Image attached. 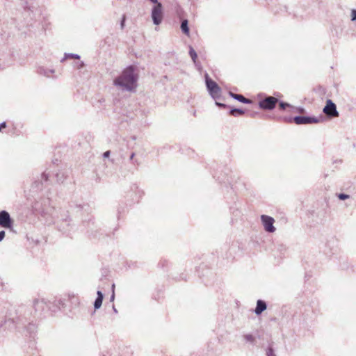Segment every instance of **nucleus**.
<instances>
[{
  "label": "nucleus",
  "instance_id": "1",
  "mask_svg": "<svg viewBox=\"0 0 356 356\" xmlns=\"http://www.w3.org/2000/svg\"><path fill=\"white\" fill-rule=\"evenodd\" d=\"M24 314L33 318V319L29 320L26 325H24V343L31 350H35L38 334L37 318L39 317H34V310L31 307L30 309L27 308Z\"/></svg>",
  "mask_w": 356,
  "mask_h": 356
},
{
  "label": "nucleus",
  "instance_id": "2",
  "mask_svg": "<svg viewBox=\"0 0 356 356\" xmlns=\"http://www.w3.org/2000/svg\"><path fill=\"white\" fill-rule=\"evenodd\" d=\"M137 76L133 66L125 68L121 75L114 79L115 86L121 88L127 91H131L136 88Z\"/></svg>",
  "mask_w": 356,
  "mask_h": 356
},
{
  "label": "nucleus",
  "instance_id": "3",
  "mask_svg": "<svg viewBox=\"0 0 356 356\" xmlns=\"http://www.w3.org/2000/svg\"><path fill=\"white\" fill-rule=\"evenodd\" d=\"M60 302V300L51 302L45 298H33L29 301L27 307H30L34 310V317H40L42 312L46 309L52 313L56 312L60 309L59 305Z\"/></svg>",
  "mask_w": 356,
  "mask_h": 356
},
{
  "label": "nucleus",
  "instance_id": "4",
  "mask_svg": "<svg viewBox=\"0 0 356 356\" xmlns=\"http://www.w3.org/2000/svg\"><path fill=\"white\" fill-rule=\"evenodd\" d=\"M33 201L31 198L28 197L27 201L30 202L29 204L34 212L44 216L47 214H50L52 216L54 212L56 211L54 207L50 206V199L49 197H33Z\"/></svg>",
  "mask_w": 356,
  "mask_h": 356
},
{
  "label": "nucleus",
  "instance_id": "5",
  "mask_svg": "<svg viewBox=\"0 0 356 356\" xmlns=\"http://www.w3.org/2000/svg\"><path fill=\"white\" fill-rule=\"evenodd\" d=\"M52 218L59 231L67 233L70 230V218L67 211L60 209L58 211L54 212Z\"/></svg>",
  "mask_w": 356,
  "mask_h": 356
},
{
  "label": "nucleus",
  "instance_id": "6",
  "mask_svg": "<svg viewBox=\"0 0 356 356\" xmlns=\"http://www.w3.org/2000/svg\"><path fill=\"white\" fill-rule=\"evenodd\" d=\"M49 172H47V170L43 172L40 175V177H38L33 182L31 185V191L33 193H38L39 191H42L43 188H46L49 184Z\"/></svg>",
  "mask_w": 356,
  "mask_h": 356
},
{
  "label": "nucleus",
  "instance_id": "7",
  "mask_svg": "<svg viewBox=\"0 0 356 356\" xmlns=\"http://www.w3.org/2000/svg\"><path fill=\"white\" fill-rule=\"evenodd\" d=\"M204 77L207 89L209 95L214 99L219 98L221 92L220 86L209 77L207 73L205 74Z\"/></svg>",
  "mask_w": 356,
  "mask_h": 356
},
{
  "label": "nucleus",
  "instance_id": "8",
  "mask_svg": "<svg viewBox=\"0 0 356 356\" xmlns=\"http://www.w3.org/2000/svg\"><path fill=\"white\" fill-rule=\"evenodd\" d=\"M151 18L154 25L159 26L163 19V10L162 3L154 6L151 10Z\"/></svg>",
  "mask_w": 356,
  "mask_h": 356
},
{
  "label": "nucleus",
  "instance_id": "9",
  "mask_svg": "<svg viewBox=\"0 0 356 356\" xmlns=\"http://www.w3.org/2000/svg\"><path fill=\"white\" fill-rule=\"evenodd\" d=\"M279 102L278 99L273 96H267L259 102V106L263 110H273Z\"/></svg>",
  "mask_w": 356,
  "mask_h": 356
},
{
  "label": "nucleus",
  "instance_id": "10",
  "mask_svg": "<svg viewBox=\"0 0 356 356\" xmlns=\"http://www.w3.org/2000/svg\"><path fill=\"white\" fill-rule=\"evenodd\" d=\"M293 122L296 124H309L313 123H318L323 120V117H314V116H295L293 118Z\"/></svg>",
  "mask_w": 356,
  "mask_h": 356
},
{
  "label": "nucleus",
  "instance_id": "11",
  "mask_svg": "<svg viewBox=\"0 0 356 356\" xmlns=\"http://www.w3.org/2000/svg\"><path fill=\"white\" fill-rule=\"evenodd\" d=\"M261 223L266 232L274 233L276 228L274 226L275 220L273 217L267 215L261 216Z\"/></svg>",
  "mask_w": 356,
  "mask_h": 356
},
{
  "label": "nucleus",
  "instance_id": "12",
  "mask_svg": "<svg viewBox=\"0 0 356 356\" xmlns=\"http://www.w3.org/2000/svg\"><path fill=\"white\" fill-rule=\"evenodd\" d=\"M0 227L10 230L13 229V220L6 211H0Z\"/></svg>",
  "mask_w": 356,
  "mask_h": 356
},
{
  "label": "nucleus",
  "instance_id": "13",
  "mask_svg": "<svg viewBox=\"0 0 356 356\" xmlns=\"http://www.w3.org/2000/svg\"><path fill=\"white\" fill-rule=\"evenodd\" d=\"M323 111L327 116L330 118L339 116V112L337 110V106L331 99H327L326 101V104L323 108Z\"/></svg>",
  "mask_w": 356,
  "mask_h": 356
},
{
  "label": "nucleus",
  "instance_id": "14",
  "mask_svg": "<svg viewBox=\"0 0 356 356\" xmlns=\"http://www.w3.org/2000/svg\"><path fill=\"white\" fill-rule=\"evenodd\" d=\"M69 173H70V170H69V169H67L66 168L58 169L55 174V177L56 178L57 182L63 183L64 181L68 177Z\"/></svg>",
  "mask_w": 356,
  "mask_h": 356
},
{
  "label": "nucleus",
  "instance_id": "15",
  "mask_svg": "<svg viewBox=\"0 0 356 356\" xmlns=\"http://www.w3.org/2000/svg\"><path fill=\"white\" fill-rule=\"evenodd\" d=\"M28 13L31 19H33L36 17V15H40V10L35 7H29L27 9L24 6V13Z\"/></svg>",
  "mask_w": 356,
  "mask_h": 356
},
{
  "label": "nucleus",
  "instance_id": "16",
  "mask_svg": "<svg viewBox=\"0 0 356 356\" xmlns=\"http://www.w3.org/2000/svg\"><path fill=\"white\" fill-rule=\"evenodd\" d=\"M267 308V305L265 301L262 300H258L257 302L256 308L254 312L257 315L261 314Z\"/></svg>",
  "mask_w": 356,
  "mask_h": 356
},
{
  "label": "nucleus",
  "instance_id": "17",
  "mask_svg": "<svg viewBox=\"0 0 356 356\" xmlns=\"http://www.w3.org/2000/svg\"><path fill=\"white\" fill-rule=\"evenodd\" d=\"M229 95L231 97H232L233 99H234L241 103H243V104H250L251 103L250 99L245 98L242 95L236 94L232 92H229Z\"/></svg>",
  "mask_w": 356,
  "mask_h": 356
},
{
  "label": "nucleus",
  "instance_id": "18",
  "mask_svg": "<svg viewBox=\"0 0 356 356\" xmlns=\"http://www.w3.org/2000/svg\"><path fill=\"white\" fill-rule=\"evenodd\" d=\"M181 31L186 35H189L190 29L188 27V19H183L180 26Z\"/></svg>",
  "mask_w": 356,
  "mask_h": 356
},
{
  "label": "nucleus",
  "instance_id": "19",
  "mask_svg": "<svg viewBox=\"0 0 356 356\" xmlns=\"http://www.w3.org/2000/svg\"><path fill=\"white\" fill-rule=\"evenodd\" d=\"M39 74H42L45 76L49 77L50 74L54 73V69L40 67L38 71Z\"/></svg>",
  "mask_w": 356,
  "mask_h": 356
},
{
  "label": "nucleus",
  "instance_id": "20",
  "mask_svg": "<svg viewBox=\"0 0 356 356\" xmlns=\"http://www.w3.org/2000/svg\"><path fill=\"white\" fill-rule=\"evenodd\" d=\"M229 113V115L236 117V116H240V115H243L245 113V111L241 108H231Z\"/></svg>",
  "mask_w": 356,
  "mask_h": 356
},
{
  "label": "nucleus",
  "instance_id": "21",
  "mask_svg": "<svg viewBox=\"0 0 356 356\" xmlns=\"http://www.w3.org/2000/svg\"><path fill=\"white\" fill-rule=\"evenodd\" d=\"M67 58H74V59H79L80 58V56L76 54H72V53H65V55H64V57L63 58L61 59V62H63L65 60L67 59Z\"/></svg>",
  "mask_w": 356,
  "mask_h": 356
},
{
  "label": "nucleus",
  "instance_id": "22",
  "mask_svg": "<svg viewBox=\"0 0 356 356\" xmlns=\"http://www.w3.org/2000/svg\"><path fill=\"white\" fill-rule=\"evenodd\" d=\"M189 55H190L192 60L193 61V63H195L197 58V55L196 51L192 47H190V48H189Z\"/></svg>",
  "mask_w": 356,
  "mask_h": 356
},
{
  "label": "nucleus",
  "instance_id": "23",
  "mask_svg": "<svg viewBox=\"0 0 356 356\" xmlns=\"http://www.w3.org/2000/svg\"><path fill=\"white\" fill-rule=\"evenodd\" d=\"M103 298H96L94 302V308L95 309H98L101 307L102 305Z\"/></svg>",
  "mask_w": 356,
  "mask_h": 356
},
{
  "label": "nucleus",
  "instance_id": "24",
  "mask_svg": "<svg viewBox=\"0 0 356 356\" xmlns=\"http://www.w3.org/2000/svg\"><path fill=\"white\" fill-rule=\"evenodd\" d=\"M279 106H280V108L282 110H284L287 107H290L292 108V106L291 104H289L286 102H280Z\"/></svg>",
  "mask_w": 356,
  "mask_h": 356
},
{
  "label": "nucleus",
  "instance_id": "25",
  "mask_svg": "<svg viewBox=\"0 0 356 356\" xmlns=\"http://www.w3.org/2000/svg\"><path fill=\"white\" fill-rule=\"evenodd\" d=\"M244 339L247 341H249L250 343H254V340H255V338L252 335V334H245L244 335Z\"/></svg>",
  "mask_w": 356,
  "mask_h": 356
},
{
  "label": "nucleus",
  "instance_id": "26",
  "mask_svg": "<svg viewBox=\"0 0 356 356\" xmlns=\"http://www.w3.org/2000/svg\"><path fill=\"white\" fill-rule=\"evenodd\" d=\"M266 356H276L274 350L271 346H269L266 350Z\"/></svg>",
  "mask_w": 356,
  "mask_h": 356
},
{
  "label": "nucleus",
  "instance_id": "27",
  "mask_svg": "<svg viewBox=\"0 0 356 356\" xmlns=\"http://www.w3.org/2000/svg\"><path fill=\"white\" fill-rule=\"evenodd\" d=\"M338 197L341 200H345L349 197V195L345 193H339Z\"/></svg>",
  "mask_w": 356,
  "mask_h": 356
},
{
  "label": "nucleus",
  "instance_id": "28",
  "mask_svg": "<svg viewBox=\"0 0 356 356\" xmlns=\"http://www.w3.org/2000/svg\"><path fill=\"white\" fill-rule=\"evenodd\" d=\"M292 108L295 109L297 112H298L300 113H305V109L303 107H294V106H292Z\"/></svg>",
  "mask_w": 356,
  "mask_h": 356
},
{
  "label": "nucleus",
  "instance_id": "29",
  "mask_svg": "<svg viewBox=\"0 0 356 356\" xmlns=\"http://www.w3.org/2000/svg\"><path fill=\"white\" fill-rule=\"evenodd\" d=\"M351 20L356 21V9L352 10L351 12Z\"/></svg>",
  "mask_w": 356,
  "mask_h": 356
},
{
  "label": "nucleus",
  "instance_id": "30",
  "mask_svg": "<svg viewBox=\"0 0 356 356\" xmlns=\"http://www.w3.org/2000/svg\"><path fill=\"white\" fill-rule=\"evenodd\" d=\"M125 20H126V17L125 15H124L122 16V20H121V22H120V26H121V29H123L124 27V24H125Z\"/></svg>",
  "mask_w": 356,
  "mask_h": 356
},
{
  "label": "nucleus",
  "instance_id": "31",
  "mask_svg": "<svg viewBox=\"0 0 356 356\" xmlns=\"http://www.w3.org/2000/svg\"><path fill=\"white\" fill-rule=\"evenodd\" d=\"M216 105L218 106L219 108H225L227 107V105H226L225 104L218 102H216Z\"/></svg>",
  "mask_w": 356,
  "mask_h": 356
},
{
  "label": "nucleus",
  "instance_id": "32",
  "mask_svg": "<svg viewBox=\"0 0 356 356\" xmlns=\"http://www.w3.org/2000/svg\"><path fill=\"white\" fill-rule=\"evenodd\" d=\"M293 118H291V117H289V118L284 117V120L285 122H293Z\"/></svg>",
  "mask_w": 356,
  "mask_h": 356
},
{
  "label": "nucleus",
  "instance_id": "33",
  "mask_svg": "<svg viewBox=\"0 0 356 356\" xmlns=\"http://www.w3.org/2000/svg\"><path fill=\"white\" fill-rule=\"evenodd\" d=\"M84 66V63L83 61H80L78 63L76 67L77 69H81Z\"/></svg>",
  "mask_w": 356,
  "mask_h": 356
},
{
  "label": "nucleus",
  "instance_id": "34",
  "mask_svg": "<svg viewBox=\"0 0 356 356\" xmlns=\"http://www.w3.org/2000/svg\"><path fill=\"white\" fill-rule=\"evenodd\" d=\"M97 298H103L104 299V294H103V293L101 291H97Z\"/></svg>",
  "mask_w": 356,
  "mask_h": 356
},
{
  "label": "nucleus",
  "instance_id": "35",
  "mask_svg": "<svg viewBox=\"0 0 356 356\" xmlns=\"http://www.w3.org/2000/svg\"><path fill=\"white\" fill-rule=\"evenodd\" d=\"M111 154V151L108 150V151H106L104 154H103V156L104 158H108L109 156Z\"/></svg>",
  "mask_w": 356,
  "mask_h": 356
},
{
  "label": "nucleus",
  "instance_id": "36",
  "mask_svg": "<svg viewBox=\"0 0 356 356\" xmlns=\"http://www.w3.org/2000/svg\"><path fill=\"white\" fill-rule=\"evenodd\" d=\"M5 235H6V234H5L4 231L0 232V241H1L4 238Z\"/></svg>",
  "mask_w": 356,
  "mask_h": 356
},
{
  "label": "nucleus",
  "instance_id": "37",
  "mask_svg": "<svg viewBox=\"0 0 356 356\" xmlns=\"http://www.w3.org/2000/svg\"><path fill=\"white\" fill-rule=\"evenodd\" d=\"M152 3L154 4V6H157L158 3H161V2H159L158 0H149Z\"/></svg>",
  "mask_w": 356,
  "mask_h": 356
},
{
  "label": "nucleus",
  "instance_id": "38",
  "mask_svg": "<svg viewBox=\"0 0 356 356\" xmlns=\"http://www.w3.org/2000/svg\"><path fill=\"white\" fill-rule=\"evenodd\" d=\"M6 122H3L0 124V131H1V130L4 128H6Z\"/></svg>",
  "mask_w": 356,
  "mask_h": 356
},
{
  "label": "nucleus",
  "instance_id": "39",
  "mask_svg": "<svg viewBox=\"0 0 356 356\" xmlns=\"http://www.w3.org/2000/svg\"><path fill=\"white\" fill-rule=\"evenodd\" d=\"M114 298H115V294H114V291H113V293L111 296V301H113Z\"/></svg>",
  "mask_w": 356,
  "mask_h": 356
},
{
  "label": "nucleus",
  "instance_id": "40",
  "mask_svg": "<svg viewBox=\"0 0 356 356\" xmlns=\"http://www.w3.org/2000/svg\"><path fill=\"white\" fill-rule=\"evenodd\" d=\"M134 156H135V153H134V152H133V153H131V154L130 155V158H129V159H130V160H133V159H134Z\"/></svg>",
  "mask_w": 356,
  "mask_h": 356
},
{
  "label": "nucleus",
  "instance_id": "41",
  "mask_svg": "<svg viewBox=\"0 0 356 356\" xmlns=\"http://www.w3.org/2000/svg\"><path fill=\"white\" fill-rule=\"evenodd\" d=\"M113 311H114V312H115V313H117V312H118L117 309L115 308V307H114V306L113 307Z\"/></svg>",
  "mask_w": 356,
  "mask_h": 356
}]
</instances>
